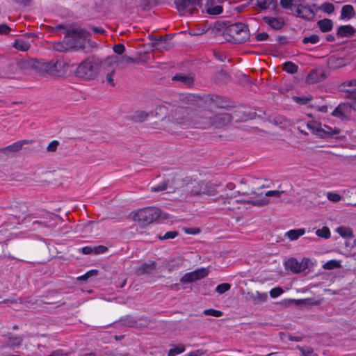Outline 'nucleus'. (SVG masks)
I'll return each instance as SVG.
<instances>
[{
    "mask_svg": "<svg viewBox=\"0 0 356 356\" xmlns=\"http://www.w3.org/2000/svg\"><path fill=\"white\" fill-rule=\"evenodd\" d=\"M227 188L228 189L232 190L234 188V185L232 183H229L227 184Z\"/></svg>",
    "mask_w": 356,
    "mask_h": 356,
    "instance_id": "obj_64",
    "label": "nucleus"
},
{
    "mask_svg": "<svg viewBox=\"0 0 356 356\" xmlns=\"http://www.w3.org/2000/svg\"><path fill=\"white\" fill-rule=\"evenodd\" d=\"M179 179L168 180L166 182H163L157 186L151 188L152 192H159L165 190H168V192H172L180 186Z\"/></svg>",
    "mask_w": 356,
    "mask_h": 356,
    "instance_id": "obj_15",
    "label": "nucleus"
},
{
    "mask_svg": "<svg viewBox=\"0 0 356 356\" xmlns=\"http://www.w3.org/2000/svg\"><path fill=\"white\" fill-rule=\"evenodd\" d=\"M283 293V290L280 288H273L270 291V296L271 298H275L280 296Z\"/></svg>",
    "mask_w": 356,
    "mask_h": 356,
    "instance_id": "obj_48",
    "label": "nucleus"
},
{
    "mask_svg": "<svg viewBox=\"0 0 356 356\" xmlns=\"http://www.w3.org/2000/svg\"><path fill=\"white\" fill-rule=\"evenodd\" d=\"M113 74H114V71L113 70L111 72L107 74L106 78L107 83H109L112 86H115V83H114V80H113Z\"/></svg>",
    "mask_w": 356,
    "mask_h": 356,
    "instance_id": "obj_52",
    "label": "nucleus"
},
{
    "mask_svg": "<svg viewBox=\"0 0 356 356\" xmlns=\"http://www.w3.org/2000/svg\"><path fill=\"white\" fill-rule=\"evenodd\" d=\"M320 9L327 14H330L334 11V6L331 3H325L321 6Z\"/></svg>",
    "mask_w": 356,
    "mask_h": 356,
    "instance_id": "obj_42",
    "label": "nucleus"
},
{
    "mask_svg": "<svg viewBox=\"0 0 356 356\" xmlns=\"http://www.w3.org/2000/svg\"><path fill=\"white\" fill-rule=\"evenodd\" d=\"M106 250H107V248H106L105 246H103V245H100V246L94 248V252L96 254L103 253V252H106Z\"/></svg>",
    "mask_w": 356,
    "mask_h": 356,
    "instance_id": "obj_56",
    "label": "nucleus"
},
{
    "mask_svg": "<svg viewBox=\"0 0 356 356\" xmlns=\"http://www.w3.org/2000/svg\"><path fill=\"white\" fill-rule=\"evenodd\" d=\"M50 356H64L62 350H58L51 353Z\"/></svg>",
    "mask_w": 356,
    "mask_h": 356,
    "instance_id": "obj_61",
    "label": "nucleus"
},
{
    "mask_svg": "<svg viewBox=\"0 0 356 356\" xmlns=\"http://www.w3.org/2000/svg\"><path fill=\"white\" fill-rule=\"evenodd\" d=\"M185 232L189 234H196L200 232L199 229H186Z\"/></svg>",
    "mask_w": 356,
    "mask_h": 356,
    "instance_id": "obj_58",
    "label": "nucleus"
},
{
    "mask_svg": "<svg viewBox=\"0 0 356 356\" xmlns=\"http://www.w3.org/2000/svg\"><path fill=\"white\" fill-rule=\"evenodd\" d=\"M22 338L18 336L12 335L9 337V343L12 346H19L22 343Z\"/></svg>",
    "mask_w": 356,
    "mask_h": 356,
    "instance_id": "obj_45",
    "label": "nucleus"
},
{
    "mask_svg": "<svg viewBox=\"0 0 356 356\" xmlns=\"http://www.w3.org/2000/svg\"><path fill=\"white\" fill-rule=\"evenodd\" d=\"M203 355V351L201 350H197L191 353L188 356H201Z\"/></svg>",
    "mask_w": 356,
    "mask_h": 356,
    "instance_id": "obj_59",
    "label": "nucleus"
},
{
    "mask_svg": "<svg viewBox=\"0 0 356 356\" xmlns=\"http://www.w3.org/2000/svg\"><path fill=\"white\" fill-rule=\"evenodd\" d=\"M99 70V63L93 60H86L76 69V74L86 79H94Z\"/></svg>",
    "mask_w": 356,
    "mask_h": 356,
    "instance_id": "obj_7",
    "label": "nucleus"
},
{
    "mask_svg": "<svg viewBox=\"0 0 356 356\" xmlns=\"http://www.w3.org/2000/svg\"><path fill=\"white\" fill-rule=\"evenodd\" d=\"M194 189L191 190L190 193L193 195L206 194L209 196L215 195L216 191L214 189H209L207 185L204 183H196L193 186Z\"/></svg>",
    "mask_w": 356,
    "mask_h": 356,
    "instance_id": "obj_16",
    "label": "nucleus"
},
{
    "mask_svg": "<svg viewBox=\"0 0 356 356\" xmlns=\"http://www.w3.org/2000/svg\"><path fill=\"white\" fill-rule=\"evenodd\" d=\"M303 43L307 44H316L319 42V37L316 34L311 35L307 37H305L302 40Z\"/></svg>",
    "mask_w": 356,
    "mask_h": 356,
    "instance_id": "obj_39",
    "label": "nucleus"
},
{
    "mask_svg": "<svg viewBox=\"0 0 356 356\" xmlns=\"http://www.w3.org/2000/svg\"><path fill=\"white\" fill-rule=\"evenodd\" d=\"M209 273V270L206 268H201L194 271L186 273L181 278L182 283H188L195 282L206 277Z\"/></svg>",
    "mask_w": 356,
    "mask_h": 356,
    "instance_id": "obj_10",
    "label": "nucleus"
},
{
    "mask_svg": "<svg viewBox=\"0 0 356 356\" xmlns=\"http://www.w3.org/2000/svg\"><path fill=\"white\" fill-rule=\"evenodd\" d=\"M305 234V229H291L286 232L284 234L286 237L290 239V241L297 240L299 237L303 236Z\"/></svg>",
    "mask_w": 356,
    "mask_h": 356,
    "instance_id": "obj_23",
    "label": "nucleus"
},
{
    "mask_svg": "<svg viewBox=\"0 0 356 356\" xmlns=\"http://www.w3.org/2000/svg\"><path fill=\"white\" fill-rule=\"evenodd\" d=\"M264 22L268 24L270 28L278 30L282 28L284 21L282 17H264L262 18Z\"/></svg>",
    "mask_w": 356,
    "mask_h": 356,
    "instance_id": "obj_18",
    "label": "nucleus"
},
{
    "mask_svg": "<svg viewBox=\"0 0 356 356\" xmlns=\"http://www.w3.org/2000/svg\"><path fill=\"white\" fill-rule=\"evenodd\" d=\"M239 194V191H235L234 192L232 195H230L229 196H227L226 197V200H228V203L229 204L230 202L232 200L233 198H235L236 197H238V195ZM219 200H223V202L224 204L226 203V200H225V198L224 197H221V198H219Z\"/></svg>",
    "mask_w": 356,
    "mask_h": 356,
    "instance_id": "obj_51",
    "label": "nucleus"
},
{
    "mask_svg": "<svg viewBox=\"0 0 356 356\" xmlns=\"http://www.w3.org/2000/svg\"><path fill=\"white\" fill-rule=\"evenodd\" d=\"M203 313L206 316H211L215 317H220L222 316V312L221 311L216 310L213 309H205Z\"/></svg>",
    "mask_w": 356,
    "mask_h": 356,
    "instance_id": "obj_43",
    "label": "nucleus"
},
{
    "mask_svg": "<svg viewBox=\"0 0 356 356\" xmlns=\"http://www.w3.org/2000/svg\"><path fill=\"white\" fill-rule=\"evenodd\" d=\"M205 10L207 14L212 15H220L223 10L221 6L216 5V0H207Z\"/></svg>",
    "mask_w": 356,
    "mask_h": 356,
    "instance_id": "obj_19",
    "label": "nucleus"
},
{
    "mask_svg": "<svg viewBox=\"0 0 356 356\" xmlns=\"http://www.w3.org/2000/svg\"><path fill=\"white\" fill-rule=\"evenodd\" d=\"M185 350V346L182 344H179L171 348L168 352V356H175L180 353H182Z\"/></svg>",
    "mask_w": 356,
    "mask_h": 356,
    "instance_id": "obj_37",
    "label": "nucleus"
},
{
    "mask_svg": "<svg viewBox=\"0 0 356 356\" xmlns=\"http://www.w3.org/2000/svg\"><path fill=\"white\" fill-rule=\"evenodd\" d=\"M93 31L95 32V33H102L104 32V29H102V28H94L93 29Z\"/></svg>",
    "mask_w": 356,
    "mask_h": 356,
    "instance_id": "obj_62",
    "label": "nucleus"
},
{
    "mask_svg": "<svg viewBox=\"0 0 356 356\" xmlns=\"http://www.w3.org/2000/svg\"><path fill=\"white\" fill-rule=\"evenodd\" d=\"M283 69L288 73L293 74L297 72L298 66L292 62H286L284 64Z\"/></svg>",
    "mask_w": 356,
    "mask_h": 356,
    "instance_id": "obj_36",
    "label": "nucleus"
},
{
    "mask_svg": "<svg viewBox=\"0 0 356 356\" xmlns=\"http://www.w3.org/2000/svg\"><path fill=\"white\" fill-rule=\"evenodd\" d=\"M294 11L297 17L309 20L314 17V13L309 6L305 4L304 0L298 3L294 8Z\"/></svg>",
    "mask_w": 356,
    "mask_h": 356,
    "instance_id": "obj_12",
    "label": "nucleus"
},
{
    "mask_svg": "<svg viewBox=\"0 0 356 356\" xmlns=\"http://www.w3.org/2000/svg\"><path fill=\"white\" fill-rule=\"evenodd\" d=\"M307 127L316 136L323 138H339L337 136L341 132L340 129L336 127L332 128L329 126L324 125L322 127L321 124L316 122L311 121L307 123Z\"/></svg>",
    "mask_w": 356,
    "mask_h": 356,
    "instance_id": "obj_6",
    "label": "nucleus"
},
{
    "mask_svg": "<svg viewBox=\"0 0 356 356\" xmlns=\"http://www.w3.org/2000/svg\"><path fill=\"white\" fill-rule=\"evenodd\" d=\"M327 65L331 69H339L347 65V62L343 58L331 56L327 59Z\"/></svg>",
    "mask_w": 356,
    "mask_h": 356,
    "instance_id": "obj_21",
    "label": "nucleus"
},
{
    "mask_svg": "<svg viewBox=\"0 0 356 356\" xmlns=\"http://www.w3.org/2000/svg\"><path fill=\"white\" fill-rule=\"evenodd\" d=\"M231 288V286L228 283H222L220 284H218L216 288V291L220 294H222L225 293L226 291H229Z\"/></svg>",
    "mask_w": 356,
    "mask_h": 356,
    "instance_id": "obj_41",
    "label": "nucleus"
},
{
    "mask_svg": "<svg viewBox=\"0 0 356 356\" xmlns=\"http://www.w3.org/2000/svg\"><path fill=\"white\" fill-rule=\"evenodd\" d=\"M327 198L331 202H338L341 200V196L337 193L328 192L327 193Z\"/></svg>",
    "mask_w": 356,
    "mask_h": 356,
    "instance_id": "obj_44",
    "label": "nucleus"
},
{
    "mask_svg": "<svg viewBox=\"0 0 356 356\" xmlns=\"http://www.w3.org/2000/svg\"><path fill=\"white\" fill-rule=\"evenodd\" d=\"M282 193H283L282 191H275H275H268L265 193V195L264 196L261 195L259 197L256 195V193L254 191H252L251 194L255 195V197H257L255 200H245L243 199H239V200H236L235 201L237 203L247 202L248 204H252L253 205L264 206V205H266L269 203V200L268 198V197H278L281 195V194Z\"/></svg>",
    "mask_w": 356,
    "mask_h": 356,
    "instance_id": "obj_9",
    "label": "nucleus"
},
{
    "mask_svg": "<svg viewBox=\"0 0 356 356\" xmlns=\"http://www.w3.org/2000/svg\"><path fill=\"white\" fill-rule=\"evenodd\" d=\"M316 110L322 113L327 112V106L325 105L316 106Z\"/></svg>",
    "mask_w": 356,
    "mask_h": 356,
    "instance_id": "obj_60",
    "label": "nucleus"
},
{
    "mask_svg": "<svg viewBox=\"0 0 356 356\" xmlns=\"http://www.w3.org/2000/svg\"><path fill=\"white\" fill-rule=\"evenodd\" d=\"M225 35L229 36L227 40L232 42L242 43L250 38V31L248 26L241 22L229 25L225 30Z\"/></svg>",
    "mask_w": 356,
    "mask_h": 356,
    "instance_id": "obj_3",
    "label": "nucleus"
},
{
    "mask_svg": "<svg viewBox=\"0 0 356 356\" xmlns=\"http://www.w3.org/2000/svg\"><path fill=\"white\" fill-rule=\"evenodd\" d=\"M355 15L353 7L351 5H345L341 10V19H350Z\"/></svg>",
    "mask_w": 356,
    "mask_h": 356,
    "instance_id": "obj_22",
    "label": "nucleus"
},
{
    "mask_svg": "<svg viewBox=\"0 0 356 356\" xmlns=\"http://www.w3.org/2000/svg\"><path fill=\"white\" fill-rule=\"evenodd\" d=\"M272 3V0H256V5L261 9H267Z\"/></svg>",
    "mask_w": 356,
    "mask_h": 356,
    "instance_id": "obj_46",
    "label": "nucleus"
},
{
    "mask_svg": "<svg viewBox=\"0 0 356 356\" xmlns=\"http://www.w3.org/2000/svg\"><path fill=\"white\" fill-rule=\"evenodd\" d=\"M201 0H175L177 10L181 15L192 13L193 9L191 7L200 5Z\"/></svg>",
    "mask_w": 356,
    "mask_h": 356,
    "instance_id": "obj_11",
    "label": "nucleus"
},
{
    "mask_svg": "<svg viewBox=\"0 0 356 356\" xmlns=\"http://www.w3.org/2000/svg\"><path fill=\"white\" fill-rule=\"evenodd\" d=\"M155 115L161 118L160 129L167 130H171L175 126L188 124L192 116L188 107L170 104L157 106L155 108Z\"/></svg>",
    "mask_w": 356,
    "mask_h": 356,
    "instance_id": "obj_1",
    "label": "nucleus"
},
{
    "mask_svg": "<svg viewBox=\"0 0 356 356\" xmlns=\"http://www.w3.org/2000/svg\"><path fill=\"white\" fill-rule=\"evenodd\" d=\"M149 115L156 117L155 115V111L154 112H150L149 113L144 111H138L134 115V119L136 121L143 122Z\"/></svg>",
    "mask_w": 356,
    "mask_h": 356,
    "instance_id": "obj_32",
    "label": "nucleus"
},
{
    "mask_svg": "<svg viewBox=\"0 0 356 356\" xmlns=\"http://www.w3.org/2000/svg\"><path fill=\"white\" fill-rule=\"evenodd\" d=\"M161 213L156 207H148L138 209L132 213V218L142 225H147L157 220Z\"/></svg>",
    "mask_w": 356,
    "mask_h": 356,
    "instance_id": "obj_4",
    "label": "nucleus"
},
{
    "mask_svg": "<svg viewBox=\"0 0 356 356\" xmlns=\"http://www.w3.org/2000/svg\"><path fill=\"white\" fill-rule=\"evenodd\" d=\"M316 234L321 238H329L330 237V231L327 227H323L316 231Z\"/></svg>",
    "mask_w": 356,
    "mask_h": 356,
    "instance_id": "obj_35",
    "label": "nucleus"
},
{
    "mask_svg": "<svg viewBox=\"0 0 356 356\" xmlns=\"http://www.w3.org/2000/svg\"><path fill=\"white\" fill-rule=\"evenodd\" d=\"M58 142L57 140H52L50 142L47 147V151L49 152H54L58 146Z\"/></svg>",
    "mask_w": 356,
    "mask_h": 356,
    "instance_id": "obj_50",
    "label": "nucleus"
},
{
    "mask_svg": "<svg viewBox=\"0 0 356 356\" xmlns=\"http://www.w3.org/2000/svg\"><path fill=\"white\" fill-rule=\"evenodd\" d=\"M353 111H356V100L351 103L340 104L332 113V115L341 120H347L350 118Z\"/></svg>",
    "mask_w": 356,
    "mask_h": 356,
    "instance_id": "obj_8",
    "label": "nucleus"
},
{
    "mask_svg": "<svg viewBox=\"0 0 356 356\" xmlns=\"http://www.w3.org/2000/svg\"><path fill=\"white\" fill-rule=\"evenodd\" d=\"M97 270H92L87 272L84 275L79 277V280H86L88 277H89L92 275H97Z\"/></svg>",
    "mask_w": 356,
    "mask_h": 356,
    "instance_id": "obj_54",
    "label": "nucleus"
},
{
    "mask_svg": "<svg viewBox=\"0 0 356 356\" xmlns=\"http://www.w3.org/2000/svg\"><path fill=\"white\" fill-rule=\"evenodd\" d=\"M30 43L22 38L17 39L15 42L14 47L20 51H27L30 48Z\"/></svg>",
    "mask_w": 356,
    "mask_h": 356,
    "instance_id": "obj_30",
    "label": "nucleus"
},
{
    "mask_svg": "<svg viewBox=\"0 0 356 356\" xmlns=\"http://www.w3.org/2000/svg\"><path fill=\"white\" fill-rule=\"evenodd\" d=\"M327 77L325 72L322 68H316L312 70L306 77V82L309 84L323 81Z\"/></svg>",
    "mask_w": 356,
    "mask_h": 356,
    "instance_id": "obj_14",
    "label": "nucleus"
},
{
    "mask_svg": "<svg viewBox=\"0 0 356 356\" xmlns=\"http://www.w3.org/2000/svg\"><path fill=\"white\" fill-rule=\"evenodd\" d=\"M94 251V248L92 249L91 247L86 246L82 248V252L85 254H90Z\"/></svg>",
    "mask_w": 356,
    "mask_h": 356,
    "instance_id": "obj_57",
    "label": "nucleus"
},
{
    "mask_svg": "<svg viewBox=\"0 0 356 356\" xmlns=\"http://www.w3.org/2000/svg\"><path fill=\"white\" fill-rule=\"evenodd\" d=\"M341 237L345 238H351L353 236V232L351 228L348 227L340 226L335 229Z\"/></svg>",
    "mask_w": 356,
    "mask_h": 356,
    "instance_id": "obj_27",
    "label": "nucleus"
},
{
    "mask_svg": "<svg viewBox=\"0 0 356 356\" xmlns=\"http://www.w3.org/2000/svg\"><path fill=\"white\" fill-rule=\"evenodd\" d=\"M231 120L230 115L227 113L218 114L212 118V124L216 127H220L227 124Z\"/></svg>",
    "mask_w": 356,
    "mask_h": 356,
    "instance_id": "obj_20",
    "label": "nucleus"
},
{
    "mask_svg": "<svg viewBox=\"0 0 356 356\" xmlns=\"http://www.w3.org/2000/svg\"><path fill=\"white\" fill-rule=\"evenodd\" d=\"M113 49L118 54H122L125 51V47L122 44H118L113 46Z\"/></svg>",
    "mask_w": 356,
    "mask_h": 356,
    "instance_id": "obj_49",
    "label": "nucleus"
},
{
    "mask_svg": "<svg viewBox=\"0 0 356 356\" xmlns=\"http://www.w3.org/2000/svg\"><path fill=\"white\" fill-rule=\"evenodd\" d=\"M342 90H346L348 92H356V79H353L343 82L341 85Z\"/></svg>",
    "mask_w": 356,
    "mask_h": 356,
    "instance_id": "obj_28",
    "label": "nucleus"
},
{
    "mask_svg": "<svg viewBox=\"0 0 356 356\" xmlns=\"http://www.w3.org/2000/svg\"><path fill=\"white\" fill-rule=\"evenodd\" d=\"M172 80L179 81L186 86H190L193 82V79L192 77L181 74L175 75L172 78Z\"/></svg>",
    "mask_w": 356,
    "mask_h": 356,
    "instance_id": "obj_31",
    "label": "nucleus"
},
{
    "mask_svg": "<svg viewBox=\"0 0 356 356\" xmlns=\"http://www.w3.org/2000/svg\"><path fill=\"white\" fill-rule=\"evenodd\" d=\"M155 268V263L154 261H149L143 264L138 270V275L147 274L152 272Z\"/></svg>",
    "mask_w": 356,
    "mask_h": 356,
    "instance_id": "obj_24",
    "label": "nucleus"
},
{
    "mask_svg": "<svg viewBox=\"0 0 356 356\" xmlns=\"http://www.w3.org/2000/svg\"><path fill=\"white\" fill-rule=\"evenodd\" d=\"M69 64L63 60H58L43 63L40 67L43 75H50L54 77H60L66 74Z\"/></svg>",
    "mask_w": 356,
    "mask_h": 356,
    "instance_id": "obj_5",
    "label": "nucleus"
},
{
    "mask_svg": "<svg viewBox=\"0 0 356 356\" xmlns=\"http://www.w3.org/2000/svg\"><path fill=\"white\" fill-rule=\"evenodd\" d=\"M177 236V232L175 231H170L166 232L163 236H159L161 240L172 239Z\"/></svg>",
    "mask_w": 356,
    "mask_h": 356,
    "instance_id": "obj_47",
    "label": "nucleus"
},
{
    "mask_svg": "<svg viewBox=\"0 0 356 356\" xmlns=\"http://www.w3.org/2000/svg\"><path fill=\"white\" fill-rule=\"evenodd\" d=\"M354 33V29L350 25H343L338 28L337 35L341 37H348Z\"/></svg>",
    "mask_w": 356,
    "mask_h": 356,
    "instance_id": "obj_26",
    "label": "nucleus"
},
{
    "mask_svg": "<svg viewBox=\"0 0 356 356\" xmlns=\"http://www.w3.org/2000/svg\"><path fill=\"white\" fill-rule=\"evenodd\" d=\"M317 24L320 29V30L323 32H329L332 29L333 24L332 20L329 19H323L321 20H319L317 22Z\"/></svg>",
    "mask_w": 356,
    "mask_h": 356,
    "instance_id": "obj_25",
    "label": "nucleus"
},
{
    "mask_svg": "<svg viewBox=\"0 0 356 356\" xmlns=\"http://www.w3.org/2000/svg\"><path fill=\"white\" fill-rule=\"evenodd\" d=\"M27 143H28V141L26 140H19V141H17V142L13 143L10 145L6 147L5 148V150L6 152H17L19 149H21L22 146L24 144H27Z\"/></svg>",
    "mask_w": 356,
    "mask_h": 356,
    "instance_id": "obj_29",
    "label": "nucleus"
},
{
    "mask_svg": "<svg viewBox=\"0 0 356 356\" xmlns=\"http://www.w3.org/2000/svg\"><path fill=\"white\" fill-rule=\"evenodd\" d=\"M307 265V259H304L299 263L296 259L290 258L285 262V266L293 273H298L305 270Z\"/></svg>",
    "mask_w": 356,
    "mask_h": 356,
    "instance_id": "obj_13",
    "label": "nucleus"
},
{
    "mask_svg": "<svg viewBox=\"0 0 356 356\" xmlns=\"http://www.w3.org/2000/svg\"><path fill=\"white\" fill-rule=\"evenodd\" d=\"M134 60L128 56H122L121 57H118L116 56H111L108 57L105 61L104 65H113L115 64H124L127 65L131 63H134Z\"/></svg>",
    "mask_w": 356,
    "mask_h": 356,
    "instance_id": "obj_17",
    "label": "nucleus"
},
{
    "mask_svg": "<svg viewBox=\"0 0 356 356\" xmlns=\"http://www.w3.org/2000/svg\"><path fill=\"white\" fill-rule=\"evenodd\" d=\"M10 31V28L3 24L0 25V34H8Z\"/></svg>",
    "mask_w": 356,
    "mask_h": 356,
    "instance_id": "obj_53",
    "label": "nucleus"
},
{
    "mask_svg": "<svg viewBox=\"0 0 356 356\" xmlns=\"http://www.w3.org/2000/svg\"><path fill=\"white\" fill-rule=\"evenodd\" d=\"M268 35L266 33H260L256 35V39L257 41H264L268 38Z\"/></svg>",
    "mask_w": 356,
    "mask_h": 356,
    "instance_id": "obj_55",
    "label": "nucleus"
},
{
    "mask_svg": "<svg viewBox=\"0 0 356 356\" xmlns=\"http://www.w3.org/2000/svg\"><path fill=\"white\" fill-rule=\"evenodd\" d=\"M341 266L340 262L337 260H330L323 265V268L332 270Z\"/></svg>",
    "mask_w": 356,
    "mask_h": 356,
    "instance_id": "obj_38",
    "label": "nucleus"
},
{
    "mask_svg": "<svg viewBox=\"0 0 356 356\" xmlns=\"http://www.w3.org/2000/svg\"><path fill=\"white\" fill-rule=\"evenodd\" d=\"M293 100L301 105L308 104L312 99L311 95H307L303 97L293 96Z\"/></svg>",
    "mask_w": 356,
    "mask_h": 356,
    "instance_id": "obj_33",
    "label": "nucleus"
},
{
    "mask_svg": "<svg viewBox=\"0 0 356 356\" xmlns=\"http://www.w3.org/2000/svg\"><path fill=\"white\" fill-rule=\"evenodd\" d=\"M88 35V32L83 29H73L68 32L65 44L57 42L54 44V48L58 51H66L68 48L84 49L85 44L90 42L86 40Z\"/></svg>",
    "mask_w": 356,
    "mask_h": 356,
    "instance_id": "obj_2",
    "label": "nucleus"
},
{
    "mask_svg": "<svg viewBox=\"0 0 356 356\" xmlns=\"http://www.w3.org/2000/svg\"><path fill=\"white\" fill-rule=\"evenodd\" d=\"M302 356H317L311 347L299 348Z\"/></svg>",
    "mask_w": 356,
    "mask_h": 356,
    "instance_id": "obj_40",
    "label": "nucleus"
},
{
    "mask_svg": "<svg viewBox=\"0 0 356 356\" xmlns=\"http://www.w3.org/2000/svg\"><path fill=\"white\" fill-rule=\"evenodd\" d=\"M302 0H280V5L283 8L291 9L292 7L295 8L298 2Z\"/></svg>",
    "mask_w": 356,
    "mask_h": 356,
    "instance_id": "obj_34",
    "label": "nucleus"
},
{
    "mask_svg": "<svg viewBox=\"0 0 356 356\" xmlns=\"http://www.w3.org/2000/svg\"><path fill=\"white\" fill-rule=\"evenodd\" d=\"M326 40L332 42L334 40V37L332 35H326Z\"/></svg>",
    "mask_w": 356,
    "mask_h": 356,
    "instance_id": "obj_63",
    "label": "nucleus"
}]
</instances>
